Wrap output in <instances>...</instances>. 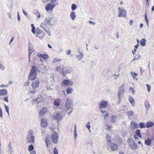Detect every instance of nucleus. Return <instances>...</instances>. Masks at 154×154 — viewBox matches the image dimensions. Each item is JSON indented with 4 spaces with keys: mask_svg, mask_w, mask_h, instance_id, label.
<instances>
[{
    "mask_svg": "<svg viewBox=\"0 0 154 154\" xmlns=\"http://www.w3.org/2000/svg\"><path fill=\"white\" fill-rule=\"evenodd\" d=\"M34 134V132L32 130H30L28 131L26 138L27 142L31 143H33L34 142L35 137L33 135Z\"/></svg>",
    "mask_w": 154,
    "mask_h": 154,
    "instance_id": "1",
    "label": "nucleus"
},
{
    "mask_svg": "<svg viewBox=\"0 0 154 154\" xmlns=\"http://www.w3.org/2000/svg\"><path fill=\"white\" fill-rule=\"evenodd\" d=\"M37 67L35 66H32L31 70L29 79L30 80H34L35 79L37 76V72H36Z\"/></svg>",
    "mask_w": 154,
    "mask_h": 154,
    "instance_id": "2",
    "label": "nucleus"
},
{
    "mask_svg": "<svg viewBox=\"0 0 154 154\" xmlns=\"http://www.w3.org/2000/svg\"><path fill=\"white\" fill-rule=\"evenodd\" d=\"M73 106L72 101L69 98H67L65 104V107L66 109H72Z\"/></svg>",
    "mask_w": 154,
    "mask_h": 154,
    "instance_id": "3",
    "label": "nucleus"
},
{
    "mask_svg": "<svg viewBox=\"0 0 154 154\" xmlns=\"http://www.w3.org/2000/svg\"><path fill=\"white\" fill-rule=\"evenodd\" d=\"M124 85H121L119 88V91L118 92V104H119L120 103V96L121 95H122L124 93Z\"/></svg>",
    "mask_w": 154,
    "mask_h": 154,
    "instance_id": "4",
    "label": "nucleus"
},
{
    "mask_svg": "<svg viewBox=\"0 0 154 154\" xmlns=\"http://www.w3.org/2000/svg\"><path fill=\"white\" fill-rule=\"evenodd\" d=\"M128 142L129 146L131 149L135 150L137 149L138 146L135 143L134 141L132 139L129 140Z\"/></svg>",
    "mask_w": 154,
    "mask_h": 154,
    "instance_id": "5",
    "label": "nucleus"
},
{
    "mask_svg": "<svg viewBox=\"0 0 154 154\" xmlns=\"http://www.w3.org/2000/svg\"><path fill=\"white\" fill-rule=\"evenodd\" d=\"M107 105L108 102L107 101L103 100L100 101L99 103V109L101 110L103 108H106L107 106Z\"/></svg>",
    "mask_w": 154,
    "mask_h": 154,
    "instance_id": "6",
    "label": "nucleus"
},
{
    "mask_svg": "<svg viewBox=\"0 0 154 154\" xmlns=\"http://www.w3.org/2000/svg\"><path fill=\"white\" fill-rule=\"evenodd\" d=\"M52 140L54 143H57L58 142V136L55 131L52 132L51 135Z\"/></svg>",
    "mask_w": 154,
    "mask_h": 154,
    "instance_id": "7",
    "label": "nucleus"
},
{
    "mask_svg": "<svg viewBox=\"0 0 154 154\" xmlns=\"http://www.w3.org/2000/svg\"><path fill=\"white\" fill-rule=\"evenodd\" d=\"M71 72V70L68 67H63L62 71V75L65 76L66 75V73H69Z\"/></svg>",
    "mask_w": 154,
    "mask_h": 154,
    "instance_id": "8",
    "label": "nucleus"
},
{
    "mask_svg": "<svg viewBox=\"0 0 154 154\" xmlns=\"http://www.w3.org/2000/svg\"><path fill=\"white\" fill-rule=\"evenodd\" d=\"M55 7V5L51 3H48L45 7V9L47 12H48L50 10L52 11V9Z\"/></svg>",
    "mask_w": 154,
    "mask_h": 154,
    "instance_id": "9",
    "label": "nucleus"
},
{
    "mask_svg": "<svg viewBox=\"0 0 154 154\" xmlns=\"http://www.w3.org/2000/svg\"><path fill=\"white\" fill-rule=\"evenodd\" d=\"M118 9L120 11H119V14L118 16V17H125L126 14V11L124 9L120 10V8H118Z\"/></svg>",
    "mask_w": 154,
    "mask_h": 154,
    "instance_id": "10",
    "label": "nucleus"
},
{
    "mask_svg": "<svg viewBox=\"0 0 154 154\" xmlns=\"http://www.w3.org/2000/svg\"><path fill=\"white\" fill-rule=\"evenodd\" d=\"M52 18L50 17H48L45 18V20L44 22V24L45 25H48L51 26H52L54 25V24H52L51 23V21Z\"/></svg>",
    "mask_w": 154,
    "mask_h": 154,
    "instance_id": "11",
    "label": "nucleus"
},
{
    "mask_svg": "<svg viewBox=\"0 0 154 154\" xmlns=\"http://www.w3.org/2000/svg\"><path fill=\"white\" fill-rule=\"evenodd\" d=\"M39 81L38 80H35L32 83V88L34 89L36 88L39 84Z\"/></svg>",
    "mask_w": 154,
    "mask_h": 154,
    "instance_id": "12",
    "label": "nucleus"
},
{
    "mask_svg": "<svg viewBox=\"0 0 154 154\" xmlns=\"http://www.w3.org/2000/svg\"><path fill=\"white\" fill-rule=\"evenodd\" d=\"M62 116L60 113L55 112L54 113V119H56L57 121H59L61 119Z\"/></svg>",
    "mask_w": 154,
    "mask_h": 154,
    "instance_id": "13",
    "label": "nucleus"
},
{
    "mask_svg": "<svg viewBox=\"0 0 154 154\" xmlns=\"http://www.w3.org/2000/svg\"><path fill=\"white\" fill-rule=\"evenodd\" d=\"M63 82L65 85L66 86L72 85L73 84L72 81L68 79H64L63 80Z\"/></svg>",
    "mask_w": 154,
    "mask_h": 154,
    "instance_id": "14",
    "label": "nucleus"
},
{
    "mask_svg": "<svg viewBox=\"0 0 154 154\" xmlns=\"http://www.w3.org/2000/svg\"><path fill=\"white\" fill-rule=\"evenodd\" d=\"M37 56L38 57L41 58L44 60L47 59L49 58L48 55L46 54H42L38 53Z\"/></svg>",
    "mask_w": 154,
    "mask_h": 154,
    "instance_id": "15",
    "label": "nucleus"
},
{
    "mask_svg": "<svg viewBox=\"0 0 154 154\" xmlns=\"http://www.w3.org/2000/svg\"><path fill=\"white\" fill-rule=\"evenodd\" d=\"M111 150L112 151H114L117 149L118 147L117 145L113 143H111L109 144Z\"/></svg>",
    "mask_w": 154,
    "mask_h": 154,
    "instance_id": "16",
    "label": "nucleus"
},
{
    "mask_svg": "<svg viewBox=\"0 0 154 154\" xmlns=\"http://www.w3.org/2000/svg\"><path fill=\"white\" fill-rule=\"evenodd\" d=\"M47 112V107H43L39 112V114L41 116H43Z\"/></svg>",
    "mask_w": 154,
    "mask_h": 154,
    "instance_id": "17",
    "label": "nucleus"
},
{
    "mask_svg": "<svg viewBox=\"0 0 154 154\" xmlns=\"http://www.w3.org/2000/svg\"><path fill=\"white\" fill-rule=\"evenodd\" d=\"M7 91L5 89L0 90V96H4L7 94Z\"/></svg>",
    "mask_w": 154,
    "mask_h": 154,
    "instance_id": "18",
    "label": "nucleus"
},
{
    "mask_svg": "<svg viewBox=\"0 0 154 154\" xmlns=\"http://www.w3.org/2000/svg\"><path fill=\"white\" fill-rule=\"evenodd\" d=\"M152 140V139H149V138H147L145 140V143L147 145L149 146L151 143V142Z\"/></svg>",
    "mask_w": 154,
    "mask_h": 154,
    "instance_id": "19",
    "label": "nucleus"
},
{
    "mask_svg": "<svg viewBox=\"0 0 154 154\" xmlns=\"http://www.w3.org/2000/svg\"><path fill=\"white\" fill-rule=\"evenodd\" d=\"M60 100L58 98L54 100V105L57 106L60 105Z\"/></svg>",
    "mask_w": 154,
    "mask_h": 154,
    "instance_id": "20",
    "label": "nucleus"
},
{
    "mask_svg": "<svg viewBox=\"0 0 154 154\" xmlns=\"http://www.w3.org/2000/svg\"><path fill=\"white\" fill-rule=\"evenodd\" d=\"M47 125L46 121L45 119H42L41 126L43 127H45Z\"/></svg>",
    "mask_w": 154,
    "mask_h": 154,
    "instance_id": "21",
    "label": "nucleus"
},
{
    "mask_svg": "<svg viewBox=\"0 0 154 154\" xmlns=\"http://www.w3.org/2000/svg\"><path fill=\"white\" fill-rule=\"evenodd\" d=\"M70 17L72 20H74L76 17L75 12L74 11H72L70 13Z\"/></svg>",
    "mask_w": 154,
    "mask_h": 154,
    "instance_id": "22",
    "label": "nucleus"
},
{
    "mask_svg": "<svg viewBox=\"0 0 154 154\" xmlns=\"http://www.w3.org/2000/svg\"><path fill=\"white\" fill-rule=\"evenodd\" d=\"M146 39L143 38L140 40V45L142 46H144L146 45Z\"/></svg>",
    "mask_w": 154,
    "mask_h": 154,
    "instance_id": "23",
    "label": "nucleus"
},
{
    "mask_svg": "<svg viewBox=\"0 0 154 154\" xmlns=\"http://www.w3.org/2000/svg\"><path fill=\"white\" fill-rule=\"evenodd\" d=\"M45 141V142L47 147H48V145H50L51 143V141L48 139L47 137H46Z\"/></svg>",
    "mask_w": 154,
    "mask_h": 154,
    "instance_id": "24",
    "label": "nucleus"
},
{
    "mask_svg": "<svg viewBox=\"0 0 154 154\" xmlns=\"http://www.w3.org/2000/svg\"><path fill=\"white\" fill-rule=\"evenodd\" d=\"M154 125L153 123L152 122H148L146 124V127L149 128L150 127H152Z\"/></svg>",
    "mask_w": 154,
    "mask_h": 154,
    "instance_id": "25",
    "label": "nucleus"
},
{
    "mask_svg": "<svg viewBox=\"0 0 154 154\" xmlns=\"http://www.w3.org/2000/svg\"><path fill=\"white\" fill-rule=\"evenodd\" d=\"M116 116H112L111 117L110 122L112 123H115L116 122Z\"/></svg>",
    "mask_w": 154,
    "mask_h": 154,
    "instance_id": "26",
    "label": "nucleus"
},
{
    "mask_svg": "<svg viewBox=\"0 0 154 154\" xmlns=\"http://www.w3.org/2000/svg\"><path fill=\"white\" fill-rule=\"evenodd\" d=\"M79 52L80 53V54L79 55H76L75 56L79 60H80L83 57V55L82 53L80 51H79Z\"/></svg>",
    "mask_w": 154,
    "mask_h": 154,
    "instance_id": "27",
    "label": "nucleus"
},
{
    "mask_svg": "<svg viewBox=\"0 0 154 154\" xmlns=\"http://www.w3.org/2000/svg\"><path fill=\"white\" fill-rule=\"evenodd\" d=\"M66 91L67 94L72 93L73 91V89L72 88L68 87L66 89Z\"/></svg>",
    "mask_w": 154,
    "mask_h": 154,
    "instance_id": "28",
    "label": "nucleus"
},
{
    "mask_svg": "<svg viewBox=\"0 0 154 154\" xmlns=\"http://www.w3.org/2000/svg\"><path fill=\"white\" fill-rule=\"evenodd\" d=\"M135 133L137 136L140 138L142 137V136L140 133V130L139 129H137L135 131Z\"/></svg>",
    "mask_w": 154,
    "mask_h": 154,
    "instance_id": "29",
    "label": "nucleus"
},
{
    "mask_svg": "<svg viewBox=\"0 0 154 154\" xmlns=\"http://www.w3.org/2000/svg\"><path fill=\"white\" fill-rule=\"evenodd\" d=\"M51 2L52 3L53 5H55V7L58 5V2L57 0H51Z\"/></svg>",
    "mask_w": 154,
    "mask_h": 154,
    "instance_id": "30",
    "label": "nucleus"
},
{
    "mask_svg": "<svg viewBox=\"0 0 154 154\" xmlns=\"http://www.w3.org/2000/svg\"><path fill=\"white\" fill-rule=\"evenodd\" d=\"M145 106L147 110H149L150 107V105L148 101H146L145 103Z\"/></svg>",
    "mask_w": 154,
    "mask_h": 154,
    "instance_id": "31",
    "label": "nucleus"
},
{
    "mask_svg": "<svg viewBox=\"0 0 154 154\" xmlns=\"http://www.w3.org/2000/svg\"><path fill=\"white\" fill-rule=\"evenodd\" d=\"M111 137L109 135H107L106 137V138L107 142V144L109 145L111 143V140L110 139Z\"/></svg>",
    "mask_w": 154,
    "mask_h": 154,
    "instance_id": "32",
    "label": "nucleus"
},
{
    "mask_svg": "<svg viewBox=\"0 0 154 154\" xmlns=\"http://www.w3.org/2000/svg\"><path fill=\"white\" fill-rule=\"evenodd\" d=\"M133 57L134 58L132 60L131 62L139 60L141 58V56L140 55H139L137 57L134 56Z\"/></svg>",
    "mask_w": 154,
    "mask_h": 154,
    "instance_id": "33",
    "label": "nucleus"
},
{
    "mask_svg": "<svg viewBox=\"0 0 154 154\" xmlns=\"http://www.w3.org/2000/svg\"><path fill=\"white\" fill-rule=\"evenodd\" d=\"M34 148V147L33 145L32 144H31L29 146L28 150L29 151H31Z\"/></svg>",
    "mask_w": 154,
    "mask_h": 154,
    "instance_id": "34",
    "label": "nucleus"
},
{
    "mask_svg": "<svg viewBox=\"0 0 154 154\" xmlns=\"http://www.w3.org/2000/svg\"><path fill=\"white\" fill-rule=\"evenodd\" d=\"M74 139H76L77 137V132L76 130V125H75L74 127Z\"/></svg>",
    "mask_w": 154,
    "mask_h": 154,
    "instance_id": "35",
    "label": "nucleus"
},
{
    "mask_svg": "<svg viewBox=\"0 0 154 154\" xmlns=\"http://www.w3.org/2000/svg\"><path fill=\"white\" fill-rule=\"evenodd\" d=\"M134 99L131 96L129 97V101L130 103L132 105V103H134Z\"/></svg>",
    "mask_w": 154,
    "mask_h": 154,
    "instance_id": "36",
    "label": "nucleus"
},
{
    "mask_svg": "<svg viewBox=\"0 0 154 154\" xmlns=\"http://www.w3.org/2000/svg\"><path fill=\"white\" fill-rule=\"evenodd\" d=\"M77 7V5H75L74 4H73L71 6V9L72 11H74L75 10Z\"/></svg>",
    "mask_w": 154,
    "mask_h": 154,
    "instance_id": "37",
    "label": "nucleus"
},
{
    "mask_svg": "<svg viewBox=\"0 0 154 154\" xmlns=\"http://www.w3.org/2000/svg\"><path fill=\"white\" fill-rule=\"evenodd\" d=\"M33 52V51L32 50V48L29 47V53L28 56L29 57V58L30 57V55Z\"/></svg>",
    "mask_w": 154,
    "mask_h": 154,
    "instance_id": "38",
    "label": "nucleus"
},
{
    "mask_svg": "<svg viewBox=\"0 0 154 154\" xmlns=\"http://www.w3.org/2000/svg\"><path fill=\"white\" fill-rule=\"evenodd\" d=\"M145 20L146 23L147 25V26L149 27V23H148V18L147 17L146 14H145Z\"/></svg>",
    "mask_w": 154,
    "mask_h": 154,
    "instance_id": "39",
    "label": "nucleus"
},
{
    "mask_svg": "<svg viewBox=\"0 0 154 154\" xmlns=\"http://www.w3.org/2000/svg\"><path fill=\"white\" fill-rule=\"evenodd\" d=\"M139 125L140 128H144L145 127V124L143 122L140 123Z\"/></svg>",
    "mask_w": 154,
    "mask_h": 154,
    "instance_id": "40",
    "label": "nucleus"
},
{
    "mask_svg": "<svg viewBox=\"0 0 154 154\" xmlns=\"http://www.w3.org/2000/svg\"><path fill=\"white\" fill-rule=\"evenodd\" d=\"M131 76L133 78H134L135 76H137L138 75V74L134 72H131Z\"/></svg>",
    "mask_w": 154,
    "mask_h": 154,
    "instance_id": "41",
    "label": "nucleus"
},
{
    "mask_svg": "<svg viewBox=\"0 0 154 154\" xmlns=\"http://www.w3.org/2000/svg\"><path fill=\"white\" fill-rule=\"evenodd\" d=\"M91 123L89 122H88L87 124H86L85 127L87 128L88 129H89L91 128V126L90 124Z\"/></svg>",
    "mask_w": 154,
    "mask_h": 154,
    "instance_id": "42",
    "label": "nucleus"
},
{
    "mask_svg": "<svg viewBox=\"0 0 154 154\" xmlns=\"http://www.w3.org/2000/svg\"><path fill=\"white\" fill-rule=\"evenodd\" d=\"M133 114V112L132 111H130L128 112L127 115L129 116H132Z\"/></svg>",
    "mask_w": 154,
    "mask_h": 154,
    "instance_id": "43",
    "label": "nucleus"
},
{
    "mask_svg": "<svg viewBox=\"0 0 154 154\" xmlns=\"http://www.w3.org/2000/svg\"><path fill=\"white\" fill-rule=\"evenodd\" d=\"M5 106L6 112L8 113V114L9 115L8 107L5 104Z\"/></svg>",
    "mask_w": 154,
    "mask_h": 154,
    "instance_id": "44",
    "label": "nucleus"
},
{
    "mask_svg": "<svg viewBox=\"0 0 154 154\" xmlns=\"http://www.w3.org/2000/svg\"><path fill=\"white\" fill-rule=\"evenodd\" d=\"M112 128V127H111V126H109L108 125H107L106 130L109 131H110Z\"/></svg>",
    "mask_w": 154,
    "mask_h": 154,
    "instance_id": "45",
    "label": "nucleus"
},
{
    "mask_svg": "<svg viewBox=\"0 0 154 154\" xmlns=\"http://www.w3.org/2000/svg\"><path fill=\"white\" fill-rule=\"evenodd\" d=\"M146 86H147L148 91V92H150V89H151L150 86L149 85L147 84Z\"/></svg>",
    "mask_w": 154,
    "mask_h": 154,
    "instance_id": "46",
    "label": "nucleus"
},
{
    "mask_svg": "<svg viewBox=\"0 0 154 154\" xmlns=\"http://www.w3.org/2000/svg\"><path fill=\"white\" fill-rule=\"evenodd\" d=\"M54 154H58V150L56 147L54 148Z\"/></svg>",
    "mask_w": 154,
    "mask_h": 154,
    "instance_id": "47",
    "label": "nucleus"
},
{
    "mask_svg": "<svg viewBox=\"0 0 154 154\" xmlns=\"http://www.w3.org/2000/svg\"><path fill=\"white\" fill-rule=\"evenodd\" d=\"M133 127L134 128H137L139 127V125L138 124H137L136 123H135V122H134L133 125Z\"/></svg>",
    "mask_w": 154,
    "mask_h": 154,
    "instance_id": "48",
    "label": "nucleus"
},
{
    "mask_svg": "<svg viewBox=\"0 0 154 154\" xmlns=\"http://www.w3.org/2000/svg\"><path fill=\"white\" fill-rule=\"evenodd\" d=\"M60 61V60L58 59H55L53 60L52 63H54L55 62H59Z\"/></svg>",
    "mask_w": 154,
    "mask_h": 154,
    "instance_id": "49",
    "label": "nucleus"
},
{
    "mask_svg": "<svg viewBox=\"0 0 154 154\" xmlns=\"http://www.w3.org/2000/svg\"><path fill=\"white\" fill-rule=\"evenodd\" d=\"M30 82L29 81H27L26 82L24 83V85L25 86H28L29 85Z\"/></svg>",
    "mask_w": 154,
    "mask_h": 154,
    "instance_id": "50",
    "label": "nucleus"
},
{
    "mask_svg": "<svg viewBox=\"0 0 154 154\" xmlns=\"http://www.w3.org/2000/svg\"><path fill=\"white\" fill-rule=\"evenodd\" d=\"M129 90V91H131L132 94H134V91L131 87L130 88Z\"/></svg>",
    "mask_w": 154,
    "mask_h": 154,
    "instance_id": "51",
    "label": "nucleus"
},
{
    "mask_svg": "<svg viewBox=\"0 0 154 154\" xmlns=\"http://www.w3.org/2000/svg\"><path fill=\"white\" fill-rule=\"evenodd\" d=\"M32 31L33 34H35V27H33L32 28Z\"/></svg>",
    "mask_w": 154,
    "mask_h": 154,
    "instance_id": "52",
    "label": "nucleus"
},
{
    "mask_svg": "<svg viewBox=\"0 0 154 154\" xmlns=\"http://www.w3.org/2000/svg\"><path fill=\"white\" fill-rule=\"evenodd\" d=\"M41 32L40 31L39 29V28L37 29H36V33L37 34L39 35L40 33H41Z\"/></svg>",
    "mask_w": 154,
    "mask_h": 154,
    "instance_id": "53",
    "label": "nucleus"
},
{
    "mask_svg": "<svg viewBox=\"0 0 154 154\" xmlns=\"http://www.w3.org/2000/svg\"><path fill=\"white\" fill-rule=\"evenodd\" d=\"M35 15L37 16L38 18H39L40 17V13H39L38 11L35 13Z\"/></svg>",
    "mask_w": 154,
    "mask_h": 154,
    "instance_id": "54",
    "label": "nucleus"
},
{
    "mask_svg": "<svg viewBox=\"0 0 154 154\" xmlns=\"http://www.w3.org/2000/svg\"><path fill=\"white\" fill-rule=\"evenodd\" d=\"M88 22L90 23L91 24H92L93 25H94L96 23L95 22H94L92 21L91 20H89L88 21Z\"/></svg>",
    "mask_w": 154,
    "mask_h": 154,
    "instance_id": "55",
    "label": "nucleus"
},
{
    "mask_svg": "<svg viewBox=\"0 0 154 154\" xmlns=\"http://www.w3.org/2000/svg\"><path fill=\"white\" fill-rule=\"evenodd\" d=\"M104 116L105 119H107L108 117H109V114L107 112H106V114H104Z\"/></svg>",
    "mask_w": 154,
    "mask_h": 154,
    "instance_id": "56",
    "label": "nucleus"
},
{
    "mask_svg": "<svg viewBox=\"0 0 154 154\" xmlns=\"http://www.w3.org/2000/svg\"><path fill=\"white\" fill-rule=\"evenodd\" d=\"M67 110H69V112L67 113L68 114L69 116L70 114L72 112V111L73 110V108L72 109H66Z\"/></svg>",
    "mask_w": 154,
    "mask_h": 154,
    "instance_id": "57",
    "label": "nucleus"
},
{
    "mask_svg": "<svg viewBox=\"0 0 154 154\" xmlns=\"http://www.w3.org/2000/svg\"><path fill=\"white\" fill-rule=\"evenodd\" d=\"M44 30L46 31L47 32L48 35L50 36L51 35V32L50 31H47L45 30V28H44Z\"/></svg>",
    "mask_w": 154,
    "mask_h": 154,
    "instance_id": "58",
    "label": "nucleus"
},
{
    "mask_svg": "<svg viewBox=\"0 0 154 154\" xmlns=\"http://www.w3.org/2000/svg\"><path fill=\"white\" fill-rule=\"evenodd\" d=\"M5 69V67L3 66L1 64H0V69L4 70Z\"/></svg>",
    "mask_w": 154,
    "mask_h": 154,
    "instance_id": "59",
    "label": "nucleus"
},
{
    "mask_svg": "<svg viewBox=\"0 0 154 154\" xmlns=\"http://www.w3.org/2000/svg\"><path fill=\"white\" fill-rule=\"evenodd\" d=\"M0 117H2V109L0 108Z\"/></svg>",
    "mask_w": 154,
    "mask_h": 154,
    "instance_id": "60",
    "label": "nucleus"
},
{
    "mask_svg": "<svg viewBox=\"0 0 154 154\" xmlns=\"http://www.w3.org/2000/svg\"><path fill=\"white\" fill-rule=\"evenodd\" d=\"M136 51H137V50H136V49H135V48H134V49L132 51V52L134 55L135 54L136 52Z\"/></svg>",
    "mask_w": 154,
    "mask_h": 154,
    "instance_id": "61",
    "label": "nucleus"
},
{
    "mask_svg": "<svg viewBox=\"0 0 154 154\" xmlns=\"http://www.w3.org/2000/svg\"><path fill=\"white\" fill-rule=\"evenodd\" d=\"M23 13L24 14L25 16H27L28 15V14L26 12V11H24V10H23Z\"/></svg>",
    "mask_w": 154,
    "mask_h": 154,
    "instance_id": "62",
    "label": "nucleus"
},
{
    "mask_svg": "<svg viewBox=\"0 0 154 154\" xmlns=\"http://www.w3.org/2000/svg\"><path fill=\"white\" fill-rule=\"evenodd\" d=\"M4 100H5L7 102H8V97H5L4 98Z\"/></svg>",
    "mask_w": 154,
    "mask_h": 154,
    "instance_id": "63",
    "label": "nucleus"
},
{
    "mask_svg": "<svg viewBox=\"0 0 154 154\" xmlns=\"http://www.w3.org/2000/svg\"><path fill=\"white\" fill-rule=\"evenodd\" d=\"M8 87V86L7 85H5L4 84L1 85L0 86V87L1 88H4V87Z\"/></svg>",
    "mask_w": 154,
    "mask_h": 154,
    "instance_id": "64",
    "label": "nucleus"
}]
</instances>
